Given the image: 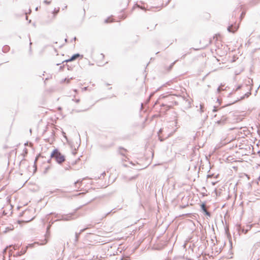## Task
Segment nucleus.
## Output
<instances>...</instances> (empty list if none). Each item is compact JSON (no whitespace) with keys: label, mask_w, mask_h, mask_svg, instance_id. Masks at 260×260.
<instances>
[{"label":"nucleus","mask_w":260,"mask_h":260,"mask_svg":"<svg viewBox=\"0 0 260 260\" xmlns=\"http://www.w3.org/2000/svg\"><path fill=\"white\" fill-rule=\"evenodd\" d=\"M50 156L51 158L54 159L56 162L59 165L61 164L66 160L65 156L62 154L57 148L53 149Z\"/></svg>","instance_id":"1"},{"label":"nucleus","mask_w":260,"mask_h":260,"mask_svg":"<svg viewBox=\"0 0 260 260\" xmlns=\"http://www.w3.org/2000/svg\"><path fill=\"white\" fill-rule=\"evenodd\" d=\"M78 210V208L75 209V211L74 212L70 213L67 214H62L61 215V219H56L55 221H70L75 219L74 216L75 214L76 211Z\"/></svg>","instance_id":"2"},{"label":"nucleus","mask_w":260,"mask_h":260,"mask_svg":"<svg viewBox=\"0 0 260 260\" xmlns=\"http://www.w3.org/2000/svg\"><path fill=\"white\" fill-rule=\"evenodd\" d=\"M230 119L225 115H222L220 119L216 122V124L218 125L223 126L225 124L230 123Z\"/></svg>","instance_id":"3"},{"label":"nucleus","mask_w":260,"mask_h":260,"mask_svg":"<svg viewBox=\"0 0 260 260\" xmlns=\"http://www.w3.org/2000/svg\"><path fill=\"white\" fill-rule=\"evenodd\" d=\"M79 57H83V55H81L78 53L74 54L70 58L63 61L62 62V63H63L64 62L68 63L69 62L72 61L73 60H75V59H76L77 58H78Z\"/></svg>","instance_id":"4"},{"label":"nucleus","mask_w":260,"mask_h":260,"mask_svg":"<svg viewBox=\"0 0 260 260\" xmlns=\"http://www.w3.org/2000/svg\"><path fill=\"white\" fill-rule=\"evenodd\" d=\"M47 242L48 241L46 239H44L43 240V242L41 243L38 242H35L33 243L28 244L25 248H27V249L28 248H33L36 244L38 245H43L46 244Z\"/></svg>","instance_id":"5"},{"label":"nucleus","mask_w":260,"mask_h":260,"mask_svg":"<svg viewBox=\"0 0 260 260\" xmlns=\"http://www.w3.org/2000/svg\"><path fill=\"white\" fill-rule=\"evenodd\" d=\"M250 90H251V88L250 89L249 91L245 93L244 94V95L241 96L240 99H238L237 100H236L235 102H233L232 104H229V105H231L232 104H235L237 101H238L239 100H242L244 99L245 98H248L251 94ZM227 106H228V105H227Z\"/></svg>","instance_id":"6"},{"label":"nucleus","mask_w":260,"mask_h":260,"mask_svg":"<svg viewBox=\"0 0 260 260\" xmlns=\"http://www.w3.org/2000/svg\"><path fill=\"white\" fill-rule=\"evenodd\" d=\"M205 207H206V203H203L201 204V210L203 211V212L206 215H207V216H208L209 217H210L211 214V213L209 212H208L206 209Z\"/></svg>","instance_id":"7"},{"label":"nucleus","mask_w":260,"mask_h":260,"mask_svg":"<svg viewBox=\"0 0 260 260\" xmlns=\"http://www.w3.org/2000/svg\"><path fill=\"white\" fill-rule=\"evenodd\" d=\"M182 100L185 102V108L188 109L191 107V102L184 96H180Z\"/></svg>","instance_id":"8"},{"label":"nucleus","mask_w":260,"mask_h":260,"mask_svg":"<svg viewBox=\"0 0 260 260\" xmlns=\"http://www.w3.org/2000/svg\"><path fill=\"white\" fill-rule=\"evenodd\" d=\"M227 29L230 32L235 33L237 30L238 27L232 24L228 27Z\"/></svg>","instance_id":"9"},{"label":"nucleus","mask_w":260,"mask_h":260,"mask_svg":"<svg viewBox=\"0 0 260 260\" xmlns=\"http://www.w3.org/2000/svg\"><path fill=\"white\" fill-rule=\"evenodd\" d=\"M27 251V248H22L20 251H18L16 252V254L14 255V256L18 257L20 255L24 254Z\"/></svg>","instance_id":"10"},{"label":"nucleus","mask_w":260,"mask_h":260,"mask_svg":"<svg viewBox=\"0 0 260 260\" xmlns=\"http://www.w3.org/2000/svg\"><path fill=\"white\" fill-rule=\"evenodd\" d=\"M10 47H9V46L7 45H4L2 48V51L4 53H7L10 51Z\"/></svg>","instance_id":"11"},{"label":"nucleus","mask_w":260,"mask_h":260,"mask_svg":"<svg viewBox=\"0 0 260 260\" xmlns=\"http://www.w3.org/2000/svg\"><path fill=\"white\" fill-rule=\"evenodd\" d=\"M260 2V0H252L249 2V6L252 7L258 4Z\"/></svg>","instance_id":"12"},{"label":"nucleus","mask_w":260,"mask_h":260,"mask_svg":"<svg viewBox=\"0 0 260 260\" xmlns=\"http://www.w3.org/2000/svg\"><path fill=\"white\" fill-rule=\"evenodd\" d=\"M119 153L122 156H125L124 152L127 151L126 149L122 147H119Z\"/></svg>","instance_id":"13"},{"label":"nucleus","mask_w":260,"mask_h":260,"mask_svg":"<svg viewBox=\"0 0 260 260\" xmlns=\"http://www.w3.org/2000/svg\"><path fill=\"white\" fill-rule=\"evenodd\" d=\"M80 235L79 234H78V233H75V237L74 243V244H76L78 242Z\"/></svg>","instance_id":"14"},{"label":"nucleus","mask_w":260,"mask_h":260,"mask_svg":"<svg viewBox=\"0 0 260 260\" xmlns=\"http://www.w3.org/2000/svg\"><path fill=\"white\" fill-rule=\"evenodd\" d=\"M57 221H55V220H51L49 222V225L47 226V230L48 231L50 227L52 226V225L55 222H56Z\"/></svg>","instance_id":"15"},{"label":"nucleus","mask_w":260,"mask_h":260,"mask_svg":"<svg viewBox=\"0 0 260 260\" xmlns=\"http://www.w3.org/2000/svg\"><path fill=\"white\" fill-rule=\"evenodd\" d=\"M59 8H58L57 10H56V9H54V11L52 12V13L53 14V18H55L56 14L59 12Z\"/></svg>","instance_id":"16"},{"label":"nucleus","mask_w":260,"mask_h":260,"mask_svg":"<svg viewBox=\"0 0 260 260\" xmlns=\"http://www.w3.org/2000/svg\"><path fill=\"white\" fill-rule=\"evenodd\" d=\"M40 156H41V154H38V155L36 156V159H35V161H34V167H35V170H36V169H37V167H36V162H37V160H38V158H39V157H40Z\"/></svg>","instance_id":"17"},{"label":"nucleus","mask_w":260,"mask_h":260,"mask_svg":"<svg viewBox=\"0 0 260 260\" xmlns=\"http://www.w3.org/2000/svg\"><path fill=\"white\" fill-rule=\"evenodd\" d=\"M120 260H130V257L129 256L123 255L121 257Z\"/></svg>","instance_id":"18"},{"label":"nucleus","mask_w":260,"mask_h":260,"mask_svg":"<svg viewBox=\"0 0 260 260\" xmlns=\"http://www.w3.org/2000/svg\"><path fill=\"white\" fill-rule=\"evenodd\" d=\"M50 169V167L49 166H48L47 167H46L45 168L44 171H43V173L44 174H46L47 173L48 170Z\"/></svg>","instance_id":"19"},{"label":"nucleus","mask_w":260,"mask_h":260,"mask_svg":"<svg viewBox=\"0 0 260 260\" xmlns=\"http://www.w3.org/2000/svg\"><path fill=\"white\" fill-rule=\"evenodd\" d=\"M237 229L239 231H242V232H244V229H243L242 227L240 225H238Z\"/></svg>","instance_id":"20"},{"label":"nucleus","mask_w":260,"mask_h":260,"mask_svg":"<svg viewBox=\"0 0 260 260\" xmlns=\"http://www.w3.org/2000/svg\"><path fill=\"white\" fill-rule=\"evenodd\" d=\"M66 66L67 67V69L69 71L73 70V67L72 66H70L69 64H67V63H66Z\"/></svg>","instance_id":"21"},{"label":"nucleus","mask_w":260,"mask_h":260,"mask_svg":"<svg viewBox=\"0 0 260 260\" xmlns=\"http://www.w3.org/2000/svg\"><path fill=\"white\" fill-rule=\"evenodd\" d=\"M204 105L203 104H200V111L201 113H202L204 112Z\"/></svg>","instance_id":"22"},{"label":"nucleus","mask_w":260,"mask_h":260,"mask_svg":"<svg viewBox=\"0 0 260 260\" xmlns=\"http://www.w3.org/2000/svg\"><path fill=\"white\" fill-rule=\"evenodd\" d=\"M88 228H89V227L87 226L86 228H85L84 229H81L80 231V232L79 233H78L80 235L81 233H82L83 232H84L86 230L88 229Z\"/></svg>","instance_id":"23"},{"label":"nucleus","mask_w":260,"mask_h":260,"mask_svg":"<svg viewBox=\"0 0 260 260\" xmlns=\"http://www.w3.org/2000/svg\"><path fill=\"white\" fill-rule=\"evenodd\" d=\"M49 235H50L49 230L48 231L47 230L46 233V234L45 235V239H46L47 241H48V240H47V237H48Z\"/></svg>","instance_id":"24"},{"label":"nucleus","mask_w":260,"mask_h":260,"mask_svg":"<svg viewBox=\"0 0 260 260\" xmlns=\"http://www.w3.org/2000/svg\"><path fill=\"white\" fill-rule=\"evenodd\" d=\"M51 214L54 215L55 217H56V218L59 217V215L58 213H53V212H51V213H49L48 215H51Z\"/></svg>","instance_id":"25"},{"label":"nucleus","mask_w":260,"mask_h":260,"mask_svg":"<svg viewBox=\"0 0 260 260\" xmlns=\"http://www.w3.org/2000/svg\"><path fill=\"white\" fill-rule=\"evenodd\" d=\"M243 87V85H239L236 88V89L235 90V91H237L238 90H240L242 88V87Z\"/></svg>","instance_id":"26"},{"label":"nucleus","mask_w":260,"mask_h":260,"mask_svg":"<svg viewBox=\"0 0 260 260\" xmlns=\"http://www.w3.org/2000/svg\"><path fill=\"white\" fill-rule=\"evenodd\" d=\"M72 101H74L76 103H79L80 101V99H73Z\"/></svg>","instance_id":"27"},{"label":"nucleus","mask_w":260,"mask_h":260,"mask_svg":"<svg viewBox=\"0 0 260 260\" xmlns=\"http://www.w3.org/2000/svg\"><path fill=\"white\" fill-rule=\"evenodd\" d=\"M177 61V60H175L174 62H172V63L170 64V66H169V70H171V69L173 68V66L174 65V64L175 63V62H176Z\"/></svg>","instance_id":"28"},{"label":"nucleus","mask_w":260,"mask_h":260,"mask_svg":"<svg viewBox=\"0 0 260 260\" xmlns=\"http://www.w3.org/2000/svg\"><path fill=\"white\" fill-rule=\"evenodd\" d=\"M110 18H109H109H106V19L105 20V21H104L105 23H108L110 22H111V21L110 20Z\"/></svg>","instance_id":"29"},{"label":"nucleus","mask_w":260,"mask_h":260,"mask_svg":"<svg viewBox=\"0 0 260 260\" xmlns=\"http://www.w3.org/2000/svg\"><path fill=\"white\" fill-rule=\"evenodd\" d=\"M218 111L217 107L216 106L213 107V109L212 110V111L213 112H216Z\"/></svg>","instance_id":"30"},{"label":"nucleus","mask_w":260,"mask_h":260,"mask_svg":"<svg viewBox=\"0 0 260 260\" xmlns=\"http://www.w3.org/2000/svg\"><path fill=\"white\" fill-rule=\"evenodd\" d=\"M137 7H138V8H140V9H141V10H143L146 11V9H145V7H144L140 6V5H137Z\"/></svg>","instance_id":"31"},{"label":"nucleus","mask_w":260,"mask_h":260,"mask_svg":"<svg viewBox=\"0 0 260 260\" xmlns=\"http://www.w3.org/2000/svg\"><path fill=\"white\" fill-rule=\"evenodd\" d=\"M245 15V12H242L241 13V15H240V18L241 19L244 17Z\"/></svg>","instance_id":"32"},{"label":"nucleus","mask_w":260,"mask_h":260,"mask_svg":"<svg viewBox=\"0 0 260 260\" xmlns=\"http://www.w3.org/2000/svg\"><path fill=\"white\" fill-rule=\"evenodd\" d=\"M158 139L160 142H163L165 140V139L162 138L161 136H158Z\"/></svg>","instance_id":"33"},{"label":"nucleus","mask_w":260,"mask_h":260,"mask_svg":"<svg viewBox=\"0 0 260 260\" xmlns=\"http://www.w3.org/2000/svg\"><path fill=\"white\" fill-rule=\"evenodd\" d=\"M106 175V172H104L103 173H102L101 175V176L99 177V179H102V176H104V175Z\"/></svg>","instance_id":"34"},{"label":"nucleus","mask_w":260,"mask_h":260,"mask_svg":"<svg viewBox=\"0 0 260 260\" xmlns=\"http://www.w3.org/2000/svg\"><path fill=\"white\" fill-rule=\"evenodd\" d=\"M241 120H242V118H241L240 117H238V118L236 119V122H239V121H241Z\"/></svg>","instance_id":"35"},{"label":"nucleus","mask_w":260,"mask_h":260,"mask_svg":"<svg viewBox=\"0 0 260 260\" xmlns=\"http://www.w3.org/2000/svg\"><path fill=\"white\" fill-rule=\"evenodd\" d=\"M44 3L46 5H49L51 3L50 1H48L47 0H44Z\"/></svg>","instance_id":"36"},{"label":"nucleus","mask_w":260,"mask_h":260,"mask_svg":"<svg viewBox=\"0 0 260 260\" xmlns=\"http://www.w3.org/2000/svg\"><path fill=\"white\" fill-rule=\"evenodd\" d=\"M81 182H82V181H80V180H77V181H76V182L74 183V184H75V185H77V184H78V183H81Z\"/></svg>","instance_id":"37"},{"label":"nucleus","mask_w":260,"mask_h":260,"mask_svg":"<svg viewBox=\"0 0 260 260\" xmlns=\"http://www.w3.org/2000/svg\"><path fill=\"white\" fill-rule=\"evenodd\" d=\"M113 210H111L110 211L108 212V213H107L104 217H106L108 215H109V214H110L112 212Z\"/></svg>","instance_id":"38"},{"label":"nucleus","mask_w":260,"mask_h":260,"mask_svg":"<svg viewBox=\"0 0 260 260\" xmlns=\"http://www.w3.org/2000/svg\"><path fill=\"white\" fill-rule=\"evenodd\" d=\"M64 66H65V65H64V64H63V66H60V67H59V70H60V71H61V70H63V69L64 68Z\"/></svg>","instance_id":"39"},{"label":"nucleus","mask_w":260,"mask_h":260,"mask_svg":"<svg viewBox=\"0 0 260 260\" xmlns=\"http://www.w3.org/2000/svg\"><path fill=\"white\" fill-rule=\"evenodd\" d=\"M168 98L169 99V100H171L173 98L172 97V96H162V98Z\"/></svg>","instance_id":"40"},{"label":"nucleus","mask_w":260,"mask_h":260,"mask_svg":"<svg viewBox=\"0 0 260 260\" xmlns=\"http://www.w3.org/2000/svg\"><path fill=\"white\" fill-rule=\"evenodd\" d=\"M162 132V129L160 128V129L159 130L158 132V135H160Z\"/></svg>","instance_id":"41"},{"label":"nucleus","mask_w":260,"mask_h":260,"mask_svg":"<svg viewBox=\"0 0 260 260\" xmlns=\"http://www.w3.org/2000/svg\"><path fill=\"white\" fill-rule=\"evenodd\" d=\"M31 44H32V43H31V42H30V43H29V45H30L29 52H30V53H31V47H30V46H31Z\"/></svg>","instance_id":"42"},{"label":"nucleus","mask_w":260,"mask_h":260,"mask_svg":"<svg viewBox=\"0 0 260 260\" xmlns=\"http://www.w3.org/2000/svg\"><path fill=\"white\" fill-rule=\"evenodd\" d=\"M51 161V158H50V159H49L48 160H47V162L50 164Z\"/></svg>","instance_id":"43"},{"label":"nucleus","mask_w":260,"mask_h":260,"mask_svg":"<svg viewBox=\"0 0 260 260\" xmlns=\"http://www.w3.org/2000/svg\"><path fill=\"white\" fill-rule=\"evenodd\" d=\"M174 104H175V105H178V102H177V101H174Z\"/></svg>","instance_id":"44"},{"label":"nucleus","mask_w":260,"mask_h":260,"mask_svg":"<svg viewBox=\"0 0 260 260\" xmlns=\"http://www.w3.org/2000/svg\"><path fill=\"white\" fill-rule=\"evenodd\" d=\"M217 102L219 103V105H220L221 103H220V101H219V99H217Z\"/></svg>","instance_id":"45"},{"label":"nucleus","mask_w":260,"mask_h":260,"mask_svg":"<svg viewBox=\"0 0 260 260\" xmlns=\"http://www.w3.org/2000/svg\"><path fill=\"white\" fill-rule=\"evenodd\" d=\"M61 215L59 216V217H58L56 219H61Z\"/></svg>","instance_id":"46"},{"label":"nucleus","mask_w":260,"mask_h":260,"mask_svg":"<svg viewBox=\"0 0 260 260\" xmlns=\"http://www.w3.org/2000/svg\"><path fill=\"white\" fill-rule=\"evenodd\" d=\"M74 41H76L77 40V38L76 37H75L73 39Z\"/></svg>","instance_id":"47"},{"label":"nucleus","mask_w":260,"mask_h":260,"mask_svg":"<svg viewBox=\"0 0 260 260\" xmlns=\"http://www.w3.org/2000/svg\"><path fill=\"white\" fill-rule=\"evenodd\" d=\"M185 55H186V54H184V55H183L182 56L181 58H184L185 57Z\"/></svg>","instance_id":"48"},{"label":"nucleus","mask_w":260,"mask_h":260,"mask_svg":"<svg viewBox=\"0 0 260 260\" xmlns=\"http://www.w3.org/2000/svg\"><path fill=\"white\" fill-rule=\"evenodd\" d=\"M235 128V127L230 128V130H231H231H233V129H234Z\"/></svg>","instance_id":"49"},{"label":"nucleus","mask_w":260,"mask_h":260,"mask_svg":"<svg viewBox=\"0 0 260 260\" xmlns=\"http://www.w3.org/2000/svg\"><path fill=\"white\" fill-rule=\"evenodd\" d=\"M257 153L258 154L259 156H260V150H259L258 151Z\"/></svg>","instance_id":"50"},{"label":"nucleus","mask_w":260,"mask_h":260,"mask_svg":"<svg viewBox=\"0 0 260 260\" xmlns=\"http://www.w3.org/2000/svg\"><path fill=\"white\" fill-rule=\"evenodd\" d=\"M110 147V146H106L104 148H108Z\"/></svg>","instance_id":"51"},{"label":"nucleus","mask_w":260,"mask_h":260,"mask_svg":"<svg viewBox=\"0 0 260 260\" xmlns=\"http://www.w3.org/2000/svg\"><path fill=\"white\" fill-rule=\"evenodd\" d=\"M64 41H65V42H67V41H68V39H67V38H66V39H65Z\"/></svg>","instance_id":"52"},{"label":"nucleus","mask_w":260,"mask_h":260,"mask_svg":"<svg viewBox=\"0 0 260 260\" xmlns=\"http://www.w3.org/2000/svg\"><path fill=\"white\" fill-rule=\"evenodd\" d=\"M71 168V167H70V166H69V168H66V170H68V169H69V168Z\"/></svg>","instance_id":"53"},{"label":"nucleus","mask_w":260,"mask_h":260,"mask_svg":"<svg viewBox=\"0 0 260 260\" xmlns=\"http://www.w3.org/2000/svg\"><path fill=\"white\" fill-rule=\"evenodd\" d=\"M160 88L161 87H159V88L157 89V90L156 91H157L159 90Z\"/></svg>","instance_id":"54"},{"label":"nucleus","mask_w":260,"mask_h":260,"mask_svg":"<svg viewBox=\"0 0 260 260\" xmlns=\"http://www.w3.org/2000/svg\"><path fill=\"white\" fill-rule=\"evenodd\" d=\"M170 1H171V0H168V3H167V4H166V5H167V4H168L170 2Z\"/></svg>","instance_id":"55"},{"label":"nucleus","mask_w":260,"mask_h":260,"mask_svg":"<svg viewBox=\"0 0 260 260\" xmlns=\"http://www.w3.org/2000/svg\"><path fill=\"white\" fill-rule=\"evenodd\" d=\"M38 10V7H37V8H36V11H37Z\"/></svg>","instance_id":"56"},{"label":"nucleus","mask_w":260,"mask_h":260,"mask_svg":"<svg viewBox=\"0 0 260 260\" xmlns=\"http://www.w3.org/2000/svg\"><path fill=\"white\" fill-rule=\"evenodd\" d=\"M26 14V12L25 11L23 12V14Z\"/></svg>","instance_id":"57"},{"label":"nucleus","mask_w":260,"mask_h":260,"mask_svg":"<svg viewBox=\"0 0 260 260\" xmlns=\"http://www.w3.org/2000/svg\"><path fill=\"white\" fill-rule=\"evenodd\" d=\"M153 94V93H151V95H150V98L151 97V96H152Z\"/></svg>","instance_id":"58"},{"label":"nucleus","mask_w":260,"mask_h":260,"mask_svg":"<svg viewBox=\"0 0 260 260\" xmlns=\"http://www.w3.org/2000/svg\"><path fill=\"white\" fill-rule=\"evenodd\" d=\"M74 91L76 92L77 91V89H75Z\"/></svg>","instance_id":"59"},{"label":"nucleus","mask_w":260,"mask_h":260,"mask_svg":"<svg viewBox=\"0 0 260 260\" xmlns=\"http://www.w3.org/2000/svg\"><path fill=\"white\" fill-rule=\"evenodd\" d=\"M86 89H87V87H84V90H86Z\"/></svg>","instance_id":"60"},{"label":"nucleus","mask_w":260,"mask_h":260,"mask_svg":"<svg viewBox=\"0 0 260 260\" xmlns=\"http://www.w3.org/2000/svg\"><path fill=\"white\" fill-rule=\"evenodd\" d=\"M25 18H26V20H27V18H28L27 16H26Z\"/></svg>","instance_id":"61"},{"label":"nucleus","mask_w":260,"mask_h":260,"mask_svg":"<svg viewBox=\"0 0 260 260\" xmlns=\"http://www.w3.org/2000/svg\"><path fill=\"white\" fill-rule=\"evenodd\" d=\"M232 93H233L232 92H230V93H229V95L232 94Z\"/></svg>","instance_id":"62"},{"label":"nucleus","mask_w":260,"mask_h":260,"mask_svg":"<svg viewBox=\"0 0 260 260\" xmlns=\"http://www.w3.org/2000/svg\"><path fill=\"white\" fill-rule=\"evenodd\" d=\"M59 64H60V63H57L56 64L57 66H59Z\"/></svg>","instance_id":"63"},{"label":"nucleus","mask_w":260,"mask_h":260,"mask_svg":"<svg viewBox=\"0 0 260 260\" xmlns=\"http://www.w3.org/2000/svg\"><path fill=\"white\" fill-rule=\"evenodd\" d=\"M219 87H218L217 91H219Z\"/></svg>","instance_id":"64"}]
</instances>
